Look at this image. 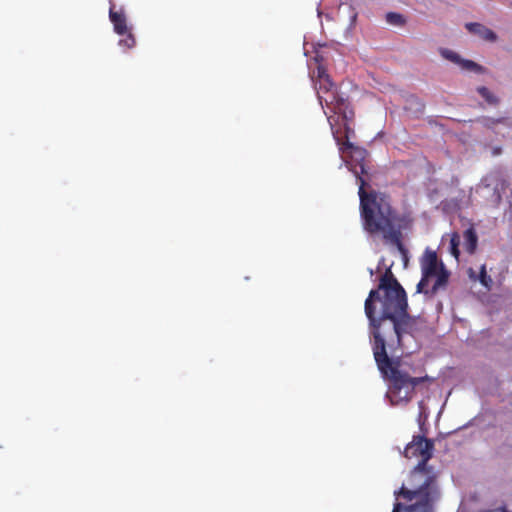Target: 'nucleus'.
<instances>
[{
  "mask_svg": "<svg viewBox=\"0 0 512 512\" xmlns=\"http://www.w3.org/2000/svg\"><path fill=\"white\" fill-rule=\"evenodd\" d=\"M407 294L388 268L380 277L376 289H372L364 303V312L369 322V334L377 367L383 377L391 382L388 396L392 404L409 402L414 389L429 381L428 376L410 377L399 369V361L388 356L402 347L405 334H411L415 318L408 312Z\"/></svg>",
  "mask_w": 512,
  "mask_h": 512,
  "instance_id": "1",
  "label": "nucleus"
},
{
  "mask_svg": "<svg viewBox=\"0 0 512 512\" xmlns=\"http://www.w3.org/2000/svg\"><path fill=\"white\" fill-rule=\"evenodd\" d=\"M332 117L328 121L333 128ZM334 139L339 146V151L347 154L352 161H347L350 171L356 176L359 184L358 195L360 199L359 209L363 230L372 238L380 237L386 243L396 246L400 251L404 250L402 243V231L410 229L413 218L409 213H399L393 207L391 197L385 193L370 190L366 191L368 180V168L366 166L367 151L349 141L353 130L345 125V141L338 136V131L332 129Z\"/></svg>",
  "mask_w": 512,
  "mask_h": 512,
  "instance_id": "2",
  "label": "nucleus"
},
{
  "mask_svg": "<svg viewBox=\"0 0 512 512\" xmlns=\"http://www.w3.org/2000/svg\"><path fill=\"white\" fill-rule=\"evenodd\" d=\"M394 495L407 503L404 507L434 511L442 497L439 472L434 467L425 469L414 467L406 483H403Z\"/></svg>",
  "mask_w": 512,
  "mask_h": 512,
  "instance_id": "3",
  "label": "nucleus"
},
{
  "mask_svg": "<svg viewBox=\"0 0 512 512\" xmlns=\"http://www.w3.org/2000/svg\"><path fill=\"white\" fill-rule=\"evenodd\" d=\"M312 80L321 106L327 107L334 114H340L347 118L348 100L338 93L337 86L323 65L317 66L316 76H312Z\"/></svg>",
  "mask_w": 512,
  "mask_h": 512,
  "instance_id": "4",
  "label": "nucleus"
},
{
  "mask_svg": "<svg viewBox=\"0 0 512 512\" xmlns=\"http://www.w3.org/2000/svg\"><path fill=\"white\" fill-rule=\"evenodd\" d=\"M421 272L425 277H436V281L431 288V294H435L437 290L445 286L448 282L449 273L445 269L444 264L439 262L437 253L427 249L421 260Z\"/></svg>",
  "mask_w": 512,
  "mask_h": 512,
  "instance_id": "5",
  "label": "nucleus"
},
{
  "mask_svg": "<svg viewBox=\"0 0 512 512\" xmlns=\"http://www.w3.org/2000/svg\"><path fill=\"white\" fill-rule=\"evenodd\" d=\"M434 451V441L421 435H414L412 440L406 445L403 455L408 458L419 459L415 467L421 469L432 468L428 461L432 458Z\"/></svg>",
  "mask_w": 512,
  "mask_h": 512,
  "instance_id": "6",
  "label": "nucleus"
},
{
  "mask_svg": "<svg viewBox=\"0 0 512 512\" xmlns=\"http://www.w3.org/2000/svg\"><path fill=\"white\" fill-rule=\"evenodd\" d=\"M114 7V4H111L109 9V19L113 24L114 31L118 35H124L127 33V30H129L127 26L126 16L122 9H120L119 11H115Z\"/></svg>",
  "mask_w": 512,
  "mask_h": 512,
  "instance_id": "7",
  "label": "nucleus"
},
{
  "mask_svg": "<svg viewBox=\"0 0 512 512\" xmlns=\"http://www.w3.org/2000/svg\"><path fill=\"white\" fill-rule=\"evenodd\" d=\"M466 29L473 34L479 35L484 40L494 42L497 39V35L489 28L476 22H470L465 25Z\"/></svg>",
  "mask_w": 512,
  "mask_h": 512,
  "instance_id": "8",
  "label": "nucleus"
},
{
  "mask_svg": "<svg viewBox=\"0 0 512 512\" xmlns=\"http://www.w3.org/2000/svg\"><path fill=\"white\" fill-rule=\"evenodd\" d=\"M464 248L470 255L474 254L478 244V236L473 226L467 228L463 233Z\"/></svg>",
  "mask_w": 512,
  "mask_h": 512,
  "instance_id": "9",
  "label": "nucleus"
},
{
  "mask_svg": "<svg viewBox=\"0 0 512 512\" xmlns=\"http://www.w3.org/2000/svg\"><path fill=\"white\" fill-rule=\"evenodd\" d=\"M460 236L457 232L451 234L450 238V253L455 257L456 260L459 259L460 256Z\"/></svg>",
  "mask_w": 512,
  "mask_h": 512,
  "instance_id": "10",
  "label": "nucleus"
},
{
  "mask_svg": "<svg viewBox=\"0 0 512 512\" xmlns=\"http://www.w3.org/2000/svg\"><path fill=\"white\" fill-rule=\"evenodd\" d=\"M386 21L393 26H403L406 23L404 16L396 12H388L386 14Z\"/></svg>",
  "mask_w": 512,
  "mask_h": 512,
  "instance_id": "11",
  "label": "nucleus"
},
{
  "mask_svg": "<svg viewBox=\"0 0 512 512\" xmlns=\"http://www.w3.org/2000/svg\"><path fill=\"white\" fill-rule=\"evenodd\" d=\"M477 92L487 101V103L496 105L498 104V98L485 86L477 88Z\"/></svg>",
  "mask_w": 512,
  "mask_h": 512,
  "instance_id": "12",
  "label": "nucleus"
},
{
  "mask_svg": "<svg viewBox=\"0 0 512 512\" xmlns=\"http://www.w3.org/2000/svg\"><path fill=\"white\" fill-rule=\"evenodd\" d=\"M479 282L487 289H491L493 284L492 278L487 274L486 266L482 265L479 274Z\"/></svg>",
  "mask_w": 512,
  "mask_h": 512,
  "instance_id": "13",
  "label": "nucleus"
},
{
  "mask_svg": "<svg viewBox=\"0 0 512 512\" xmlns=\"http://www.w3.org/2000/svg\"><path fill=\"white\" fill-rule=\"evenodd\" d=\"M124 35H125V38H123L119 41V45L121 47H125L127 49L133 48L136 44L134 35L129 30H127V33Z\"/></svg>",
  "mask_w": 512,
  "mask_h": 512,
  "instance_id": "14",
  "label": "nucleus"
},
{
  "mask_svg": "<svg viewBox=\"0 0 512 512\" xmlns=\"http://www.w3.org/2000/svg\"><path fill=\"white\" fill-rule=\"evenodd\" d=\"M504 122H506L505 118L494 119V118H490V117H484L481 120V123L483 124V126H485L488 129H493L497 124L504 123Z\"/></svg>",
  "mask_w": 512,
  "mask_h": 512,
  "instance_id": "15",
  "label": "nucleus"
},
{
  "mask_svg": "<svg viewBox=\"0 0 512 512\" xmlns=\"http://www.w3.org/2000/svg\"><path fill=\"white\" fill-rule=\"evenodd\" d=\"M392 512H434V511L404 507V505L401 502H396L394 504Z\"/></svg>",
  "mask_w": 512,
  "mask_h": 512,
  "instance_id": "16",
  "label": "nucleus"
},
{
  "mask_svg": "<svg viewBox=\"0 0 512 512\" xmlns=\"http://www.w3.org/2000/svg\"><path fill=\"white\" fill-rule=\"evenodd\" d=\"M462 67L467 70H472L475 72H481L483 69L480 65H478L477 63H475L474 61H471V60H463Z\"/></svg>",
  "mask_w": 512,
  "mask_h": 512,
  "instance_id": "17",
  "label": "nucleus"
},
{
  "mask_svg": "<svg viewBox=\"0 0 512 512\" xmlns=\"http://www.w3.org/2000/svg\"><path fill=\"white\" fill-rule=\"evenodd\" d=\"M430 278L431 277H425L424 274H422L421 280L417 284V293H429V291L426 290L425 288L427 287Z\"/></svg>",
  "mask_w": 512,
  "mask_h": 512,
  "instance_id": "18",
  "label": "nucleus"
},
{
  "mask_svg": "<svg viewBox=\"0 0 512 512\" xmlns=\"http://www.w3.org/2000/svg\"><path fill=\"white\" fill-rule=\"evenodd\" d=\"M442 55L447 58V59H450L452 60L453 62H459L460 61V58H459V55L450 51V50H443L442 51Z\"/></svg>",
  "mask_w": 512,
  "mask_h": 512,
  "instance_id": "19",
  "label": "nucleus"
},
{
  "mask_svg": "<svg viewBox=\"0 0 512 512\" xmlns=\"http://www.w3.org/2000/svg\"><path fill=\"white\" fill-rule=\"evenodd\" d=\"M502 153V148L501 147H494L493 150H492V155L493 156H498Z\"/></svg>",
  "mask_w": 512,
  "mask_h": 512,
  "instance_id": "20",
  "label": "nucleus"
},
{
  "mask_svg": "<svg viewBox=\"0 0 512 512\" xmlns=\"http://www.w3.org/2000/svg\"><path fill=\"white\" fill-rule=\"evenodd\" d=\"M503 512H508L505 508H503Z\"/></svg>",
  "mask_w": 512,
  "mask_h": 512,
  "instance_id": "21",
  "label": "nucleus"
}]
</instances>
